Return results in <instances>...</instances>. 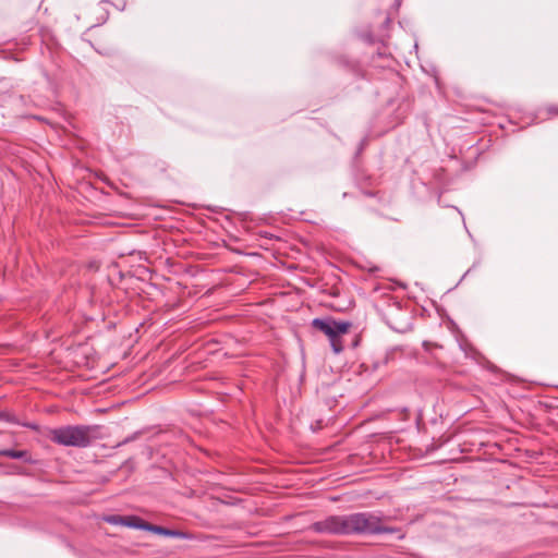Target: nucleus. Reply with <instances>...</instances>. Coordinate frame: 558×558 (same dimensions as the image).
Instances as JSON below:
<instances>
[{"instance_id":"f257e3e1","label":"nucleus","mask_w":558,"mask_h":558,"mask_svg":"<svg viewBox=\"0 0 558 558\" xmlns=\"http://www.w3.org/2000/svg\"><path fill=\"white\" fill-rule=\"evenodd\" d=\"M310 529L316 533L324 534L350 535L398 533L399 538L403 537L399 529L385 526L381 518L372 512L330 515L325 520L313 523Z\"/></svg>"},{"instance_id":"f03ea898","label":"nucleus","mask_w":558,"mask_h":558,"mask_svg":"<svg viewBox=\"0 0 558 558\" xmlns=\"http://www.w3.org/2000/svg\"><path fill=\"white\" fill-rule=\"evenodd\" d=\"M98 429V426L69 425L51 429L49 438L61 446L85 448L97 438Z\"/></svg>"},{"instance_id":"7ed1b4c3","label":"nucleus","mask_w":558,"mask_h":558,"mask_svg":"<svg viewBox=\"0 0 558 558\" xmlns=\"http://www.w3.org/2000/svg\"><path fill=\"white\" fill-rule=\"evenodd\" d=\"M312 325L328 337L335 353H340L343 350L341 337L348 333L351 327L349 322H337L332 318H315Z\"/></svg>"},{"instance_id":"20e7f679","label":"nucleus","mask_w":558,"mask_h":558,"mask_svg":"<svg viewBox=\"0 0 558 558\" xmlns=\"http://www.w3.org/2000/svg\"><path fill=\"white\" fill-rule=\"evenodd\" d=\"M0 457H8L11 459H21L26 462H31L29 454L26 450L2 449V450H0Z\"/></svg>"},{"instance_id":"39448f33","label":"nucleus","mask_w":558,"mask_h":558,"mask_svg":"<svg viewBox=\"0 0 558 558\" xmlns=\"http://www.w3.org/2000/svg\"><path fill=\"white\" fill-rule=\"evenodd\" d=\"M146 531H149V532H153V533H156V534H160V535H165V536H172V537L181 535V533L178 532V531L168 530L166 527H162V526H159V525H154V524H150V523L147 524Z\"/></svg>"},{"instance_id":"423d86ee","label":"nucleus","mask_w":558,"mask_h":558,"mask_svg":"<svg viewBox=\"0 0 558 558\" xmlns=\"http://www.w3.org/2000/svg\"><path fill=\"white\" fill-rule=\"evenodd\" d=\"M147 522L143 521L138 517H124V525L133 529L144 530L146 531Z\"/></svg>"},{"instance_id":"0eeeda50","label":"nucleus","mask_w":558,"mask_h":558,"mask_svg":"<svg viewBox=\"0 0 558 558\" xmlns=\"http://www.w3.org/2000/svg\"><path fill=\"white\" fill-rule=\"evenodd\" d=\"M106 521L111 524L124 525V517L121 515H110L106 519Z\"/></svg>"},{"instance_id":"6e6552de","label":"nucleus","mask_w":558,"mask_h":558,"mask_svg":"<svg viewBox=\"0 0 558 558\" xmlns=\"http://www.w3.org/2000/svg\"><path fill=\"white\" fill-rule=\"evenodd\" d=\"M0 418H3V420H7L9 422H15L14 417L4 413V412H0Z\"/></svg>"}]
</instances>
